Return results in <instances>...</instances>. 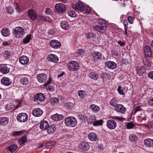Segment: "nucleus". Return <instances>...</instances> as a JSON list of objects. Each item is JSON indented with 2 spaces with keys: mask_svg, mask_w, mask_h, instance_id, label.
I'll use <instances>...</instances> for the list:
<instances>
[{
  "mask_svg": "<svg viewBox=\"0 0 153 153\" xmlns=\"http://www.w3.org/2000/svg\"><path fill=\"white\" fill-rule=\"evenodd\" d=\"M65 123L66 126L69 127H74L77 124L76 119L73 116H69L66 117Z\"/></svg>",
  "mask_w": 153,
  "mask_h": 153,
  "instance_id": "f257e3e1",
  "label": "nucleus"
},
{
  "mask_svg": "<svg viewBox=\"0 0 153 153\" xmlns=\"http://www.w3.org/2000/svg\"><path fill=\"white\" fill-rule=\"evenodd\" d=\"M79 64L77 62L75 61H71L68 63V68L71 71H76L79 69Z\"/></svg>",
  "mask_w": 153,
  "mask_h": 153,
  "instance_id": "f03ea898",
  "label": "nucleus"
},
{
  "mask_svg": "<svg viewBox=\"0 0 153 153\" xmlns=\"http://www.w3.org/2000/svg\"><path fill=\"white\" fill-rule=\"evenodd\" d=\"M45 98V96L43 94L39 93L35 95L34 97V101L40 104L44 100Z\"/></svg>",
  "mask_w": 153,
  "mask_h": 153,
  "instance_id": "7ed1b4c3",
  "label": "nucleus"
},
{
  "mask_svg": "<svg viewBox=\"0 0 153 153\" xmlns=\"http://www.w3.org/2000/svg\"><path fill=\"white\" fill-rule=\"evenodd\" d=\"M56 11L59 13H64L65 11V7L64 4L61 3H58L55 6Z\"/></svg>",
  "mask_w": 153,
  "mask_h": 153,
  "instance_id": "20e7f679",
  "label": "nucleus"
},
{
  "mask_svg": "<svg viewBox=\"0 0 153 153\" xmlns=\"http://www.w3.org/2000/svg\"><path fill=\"white\" fill-rule=\"evenodd\" d=\"M72 7L76 11L82 12L83 11L85 8V7L80 2H77L76 5H73L72 6Z\"/></svg>",
  "mask_w": 153,
  "mask_h": 153,
  "instance_id": "39448f33",
  "label": "nucleus"
},
{
  "mask_svg": "<svg viewBox=\"0 0 153 153\" xmlns=\"http://www.w3.org/2000/svg\"><path fill=\"white\" fill-rule=\"evenodd\" d=\"M27 114L25 113H22L19 114L17 116V120L20 122H26L28 119Z\"/></svg>",
  "mask_w": 153,
  "mask_h": 153,
  "instance_id": "423d86ee",
  "label": "nucleus"
},
{
  "mask_svg": "<svg viewBox=\"0 0 153 153\" xmlns=\"http://www.w3.org/2000/svg\"><path fill=\"white\" fill-rule=\"evenodd\" d=\"M15 35L16 37H22L23 36L24 31L23 29L21 27H17L14 30Z\"/></svg>",
  "mask_w": 153,
  "mask_h": 153,
  "instance_id": "0eeeda50",
  "label": "nucleus"
},
{
  "mask_svg": "<svg viewBox=\"0 0 153 153\" xmlns=\"http://www.w3.org/2000/svg\"><path fill=\"white\" fill-rule=\"evenodd\" d=\"M144 51L145 57H150L152 56V53L149 46H145L144 48Z\"/></svg>",
  "mask_w": 153,
  "mask_h": 153,
  "instance_id": "6e6552de",
  "label": "nucleus"
},
{
  "mask_svg": "<svg viewBox=\"0 0 153 153\" xmlns=\"http://www.w3.org/2000/svg\"><path fill=\"white\" fill-rule=\"evenodd\" d=\"M27 14L29 18L33 21L36 19L37 15L34 10L32 9L28 11Z\"/></svg>",
  "mask_w": 153,
  "mask_h": 153,
  "instance_id": "1a4fd4ad",
  "label": "nucleus"
},
{
  "mask_svg": "<svg viewBox=\"0 0 153 153\" xmlns=\"http://www.w3.org/2000/svg\"><path fill=\"white\" fill-rule=\"evenodd\" d=\"M50 44L51 47L54 49L59 48L61 46L60 42L56 40H52L50 42Z\"/></svg>",
  "mask_w": 153,
  "mask_h": 153,
  "instance_id": "9d476101",
  "label": "nucleus"
},
{
  "mask_svg": "<svg viewBox=\"0 0 153 153\" xmlns=\"http://www.w3.org/2000/svg\"><path fill=\"white\" fill-rule=\"evenodd\" d=\"M37 78L39 82L43 83L46 81L47 79V76L44 73L40 74H37Z\"/></svg>",
  "mask_w": 153,
  "mask_h": 153,
  "instance_id": "9b49d317",
  "label": "nucleus"
},
{
  "mask_svg": "<svg viewBox=\"0 0 153 153\" xmlns=\"http://www.w3.org/2000/svg\"><path fill=\"white\" fill-rule=\"evenodd\" d=\"M115 109L116 111L122 114L125 113L126 111V108L122 104L117 105Z\"/></svg>",
  "mask_w": 153,
  "mask_h": 153,
  "instance_id": "f8f14e48",
  "label": "nucleus"
},
{
  "mask_svg": "<svg viewBox=\"0 0 153 153\" xmlns=\"http://www.w3.org/2000/svg\"><path fill=\"white\" fill-rule=\"evenodd\" d=\"M117 126L116 122L113 120H109L107 123V126L110 129L115 128Z\"/></svg>",
  "mask_w": 153,
  "mask_h": 153,
  "instance_id": "ddd939ff",
  "label": "nucleus"
},
{
  "mask_svg": "<svg viewBox=\"0 0 153 153\" xmlns=\"http://www.w3.org/2000/svg\"><path fill=\"white\" fill-rule=\"evenodd\" d=\"M48 60L52 62L56 63L59 61V58L56 55L53 54H50L48 56Z\"/></svg>",
  "mask_w": 153,
  "mask_h": 153,
  "instance_id": "4468645a",
  "label": "nucleus"
},
{
  "mask_svg": "<svg viewBox=\"0 0 153 153\" xmlns=\"http://www.w3.org/2000/svg\"><path fill=\"white\" fill-rule=\"evenodd\" d=\"M89 148V145L86 143H83L79 146V149L82 152L87 151Z\"/></svg>",
  "mask_w": 153,
  "mask_h": 153,
  "instance_id": "2eb2a0df",
  "label": "nucleus"
},
{
  "mask_svg": "<svg viewBox=\"0 0 153 153\" xmlns=\"http://www.w3.org/2000/svg\"><path fill=\"white\" fill-rule=\"evenodd\" d=\"M43 113V111L41 109L38 108L33 109L32 114L34 116L39 117Z\"/></svg>",
  "mask_w": 153,
  "mask_h": 153,
  "instance_id": "dca6fc26",
  "label": "nucleus"
},
{
  "mask_svg": "<svg viewBox=\"0 0 153 153\" xmlns=\"http://www.w3.org/2000/svg\"><path fill=\"white\" fill-rule=\"evenodd\" d=\"M10 68L6 65L2 64L0 66V71L3 74H6L9 72Z\"/></svg>",
  "mask_w": 153,
  "mask_h": 153,
  "instance_id": "f3484780",
  "label": "nucleus"
},
{
  "mask_svg": "<svg viewBox=\"0 0 153 153\" xmlns=\"http://www.w3.org/2000/svg\"><path fill=\"white\" fill-rule=\"evenodd\" d=\"M20 79V82L23 85H27L29 82V76L27 75H22Z\"/></svg>",
  "mask_w": 153,
  "mask_h": 153,
  "instance_id": "a211bd4d",
  "label": "nucleus"
},
{
  "mask_svg": "<svg viewBox=\"0 0 153 153\" xmlns=\"http://www.w3.org/2000/svg\"><path fill=\"white\" fill-rule=\"evenodd\" d=\"M61 28L65 30H68L70 27V25L67 20H62L60 23Z\"/></svg>",
  "mask_w": 153,
  "mask_h": 153,
  "instance_id": "6ab92c4d",
  "label": "nucleus"
},
{
  "mask_svg": "<svg viewBox=\"0 0 153 153\" xmlns=\"http://www.w3.org/2000/svg\"><path fill=\"white\" fill-rule=\"evenodd\" d=\"M1 82L2 84L5 86H9L12 82L10 79L8 77H4L1 80Z\"/></svg>",
  "mask_w": 153,
  "mask_h": 153,
  "instance_id": "aec40b11",
  "label": "nucleus"
},
{
  "mask_svg": "<svg viewBox=\"0 0 153 153\" xmlns=\"http://www.w3.org/2000/svg\"><path fill=\"white\" fill-rule=\"evenodd\" d=\"M29 61V58L25 56H23L20 57L19 59L20 62L22 65H26Z\"/></svg>",
  "mask_w": 153,
  "mask_h": 153,
  "instance_id": "412c9836",
  "label": "nucleus"
},
{
  "mask_svg": "<svg viewBox=\"0 0 153 153\" xmlns=\"http://www.w3.org/2000/svg\"><path fill=\"white\" fill-rule=\"evenodd\" d=\"M48 127H49V124L47 121H42L40 123V128L42 130H44L47 129Z\"/></svg>",
  "mask_w": 153,
  "mask_h": 153,
  "instance_id": "4be33fe9",
  "label": "nucleus"
},
{
  "mask_svg": "<svg viewBox=\"0 0 153 153\" xmlns=\"http://www.w3.org/2000/svg\"><path fill=\"white\" fill-rule=\"evenodd\" d=\"M105 65L109 69H114L116 67V63L112 61H109L105 63Z\"/></svg>",
  "mask_w": 153,
  "mask_h": 153,
  "instance_id": "5701e85b",
  "label": "nucleus"
},
{
  "mask_svg": "<svg viewBox=\"0 0 153 153\" xmlns=\"http://www.w3.org/2000/svg\"><path fill=\"white\" fill-rule=\"evenodd\" d=\"M88 137L91 141L93 142L96 141L98 139L97 135L93 132L89 134Z\"/></svg>",
  "mask_w": 153,
  "mask_h": 153,
  "instance_id": "b1692460",
  "label": "nucleus"
},
{
  "mask_svg": "<svg viewBox=\"0 0 153 153\" xmlns=\"http://www.w3.org/2000/svg\"><path fill=\"white\" fill-rule=\"evenodd\" d=\"M63 117L62 115L59 114H53L51 116L52 119L56 121H58L62 120V119Z\"/></svg>",
  "mask_w": 153,
  "mask_h": 153,
  "instance_id": "393cba45",
  "label": "nucleus"
},
{
  "mask_svg": "<svg viewBox=\"0 0 153 153\" xmlns=\"http://www.w3.org/2000/svg\"><path fill=\"white\" fill-rule=\"evenodd\" d=\"M1 32L3 36L4 37L8 36L10 34V32L9 29L6 28H3Z\"/></svg>",
  "mask_w": 153,
  "mask_h": 153,
  "instance_id": "a878e982",
  "label": "nucleus"
},
{
  "mask_svg": "<svg viewBox=\"0 0 153 153\" xmlns=\"http://www.w3.org/2000/svg\"><path fill=\"white\" fill-rule=\"evenodd\" d=\"M144 144L149 147H153V139L147 138L144 140Z\"/></svg>",
  "mask_w": 153,
  "mask_h": 153,
  "instance_id": "bb28decb",
  "label": "nucleus"
},
{
  "mask_svg": "<svg viewBox=\"0 0 153 153\" xmlns=\"http://www.w3.org/2000/svg\"><path fill=\"white\" fill-rule=\"evenodd\" d=\"M15 106L13 102L12 101L8 102L5 106V109L7 111L11 110Z\"/></svg>",
  "mask_w": 153,
  "mask_h": 153,
  "instance_id": "cd10ccee",
  "label": "nucleus"
},
{
  "mask_svg": "<svg viewBox=\"0 0 153 153\" xmlns=\"http://www.w3.org/2000/svg\"><path fill=\"white\" fill-rule=\"evenodd\" d=\"M93 56L95 60H97L101 59L102 55L100 52H94L93 53Z\"/></svg>",
  "mask_w": 153,
  "mask_h": 153,
  "instance_id": "c85d7f7f",
  "label": "nucleus"
},
{
  "mask_svg": "<svg viewBox=\"0 0 153 153\" xmlns=\"http://www.w3.org/2000/svg\"><path fill=\"white\" fill-rule=\"evenodd\" d=\"M93 28L100 32L103 33L105 31V29L106 28L102 26L95 25L93 26Z\"/></svg>",
  "mask_w": 153,
  "mask_h": 153,
  "instance_id": "c756f323",
  "label": "nucleus"
},
{
  "mask_svg": "<svg viewBox=\"0 0 153 153\" xmlns=\"http://www.w3.org/2000/svg\"><path fill=\"white\" fill-rule=\"evenodd\" d=\"M9 121V119L7 117H1L0 118V125H5L7 124Z\"/></svg>",
  "mask_w": 153,
  "mask_h": 153,
  "instance_id": "7c9ffc66",
  "label": "nucleus"
},
{
  "mask_svg": "<svg viewBox=\"0 0 153 153\" xmlns=\"http://www.w3.org/2000/svg\"><path fill=\"white\" fill-rule=\"evenodd\" d=\"M137 74L139 76H142L145 72V69L142 67H138L137 68Z\"/></svg>",
  "mask_w": 153,
  "mask_h": 153,
  "instance_id": "2f4dec72",
  "label": "nucleus"
},
{
  "mask_svg": "<svg viewBox=\"0 0 153 153\" xmlns=\"http://www.w3.org/2000/svg\"><path fill=\"white\" fill-rule=\"evenodd\" d=\"M89 77L94 80H97L99 78L98 75L94 72H90L89 74Z\"/></svg>",
  "mask_w": 153,
  "mask_h": 153,
  "instance_id": "473e14b6",
  "label": "nucleus"
},
{
  "mask_svg": "<svg viewBox=\"0 0 153 153\" xmlns=\"http://www.w3.org/2000/svg\"><path fill=\"white\" fill-rule=\"evenodd\" d=\"M17 148V146L15 144L10 145L7 148V149L11 152L15 151Z\"/></svg>",
  "mask_w": 153,
  "mask_h": 153,
  "instance_id": "72a5a7b5",
  "label": "nucleus"
},
{
  "mask_svg": "<svg viewBox=\"0 0 153 153\" xmlns=\"http://www.w3.org/2000/svg\"><path fill=\"white\" fill-rule=\"evenodd\" d=\"M27 140L26 136H23L19 139L18 140L19 144L20 145H22L25 143Z\"/></svg>",
  "mask_w": 153,
  "mask_h": 153,
  "instance_id": "f704fd0d",
  "label": "nucleus"
},
{
  "mask_svg": "<svg viewBox=\"0 0 153 153\" xmlns=\"http://www.w3.org/2000/svg\"><path fill=\"white\" fill-rule=\"evenodd\" d=\"M85 50L82 49H79L77 50L76 53V57H79L83 55L85 53Z\"/></svg>",
  "mask_w": 153,
  "mask_h": 153,
  "instance_id": "c9c22d12",
  "label": "nucleus"
},
{
  "mask_svg": "<svg viewBox=\"0 0 153 153\" xmlns=\"http://www.w3.org/2000/svg\"><path fill=\"white\" fill-rule=\"evenodd\" d=\"M56 130V128L54 126H49L48 127L47 131L48 132L49 134H51L54 133Z\"/></svg>",
  "mask_w": 153,
  "mask_h": 153,
  "instance_id": "e433bc0d",
  "label": "nucleus"
},
{
  "mask_svg": "<svg viewBox=\"0 0 153 153\" xmlns=\"http://www.w3.org/2000/svg\"><path fill=\"white\" fill-rule=\"evenodd\" d=\"M147 58L145 57L143 59V63L146 67H149L151 65V62Z\"/></svg>",
  "mask_w": 153,
  "mask_h": 153,
  "instance_id": "4c0bfd02",
  "label": "nucleus"
},
{
  "mask_svg": "<svg viewBox=\"0 0 153 153\" xmlns=\"http://www.w3.org/2000/svg\"><path fill=\"white\" fill-rule=\"evenodd\" d=\"M96 120L95 117L94 116L90 117L87 119V121L88 124H91L94 122Z\"/></svg>",
  "mask_w": 153,
  "mask_h": 153,
  "instance_id": "58836bf2",
  "label": "nucleus"
},
{
  "mask_svg": "<svg viewBox=\"0 0 153 153\" xmlns=\"http://www.w3.org/2000/svg\"><path fill=\"white\" fill-rule=\"evenodd\" d=\"M129 138L130 140L133 142H135L137 139V137L134 134L130 135L129 136Z\"/></svg>",
  "mask_w": 153,
  "mask_h": 153,
  "instance_id": "ea45409f",
  "label": "nucleus"
},
{
  "mask_svg": "<svg viewBox=\"0 0 153 153\" xmlns=\"http://www.w3.org/2000/svg\"><path fill=\"white\" fill-rule=\"evenodd\" d=\"M31 39V35L29 34L23 40V42L24 44L28 43Z\"/></svg>",
  "mask_w": 153,
  "mask_h": 153,
  "instance_id": "a19ab883",
  "label": "nucleus"
},
{
  "mask_svg": "<svg viewBox=\"0 0 153 153\" xmlns=\"http://www.w3.org/2000/svg\"><path fill=\"white\" fill-rule=\"evenodd\" d=\"M90 108L94 111H97L100 109V108L99 106L94 104L91 105L90 107Z\"/></svg>",
  "mask_w": 153,
  "mask_h": 153,
  "instance_id": "79ce46f5",
  "label": "nucleus"
},
{
  "mask_svg": "<svg viewBox=\"0 0 153 153\" xmlns=\"http://www.w3.org/2000/svg\"><path fill=\"white\" fill-rule=\"evenodd\" d=\"M103 122V121L102 120H96L94 122V123L93 125L94 126H101L102 125Z\"/></svg>",
  "mask_w": 153,
  "mask_h": 153,
  "instance_id": "37998d69",
  "label": "nucleus"
},
{
  "mask_svg": "<svg viewBox=\"0 0 153 153\" xmlns=\"http://www.w3.org/2000/svg\"><path fill=\"white\" fill-rule=\"evenodd\" d=\"M78 95L82 99H83L85 96V92L84 91L80 90L78 92Z\"/></svg>",
  "mask_w": 153,
  "mask_h": 153,
  "instance_id": "c03bdc74",
  "label": "nucleus"
},
{
  "mask_svg": "<svg viewBox=\"0 0 153 153\" xmlns=\"http://www.w3.org/2000/svg\"><path fill=\"white\" fill-rule=\"evenodd\" d=\"M59 99L57 98H52L51 100V103L53 104H57L59 103Z\"/></svg>",
  "mask_w": 153,
  "mask_h": 153,
  "instance_id": "a18cd8bd",
  "label": "nucleus"
},
{
  "mask_svg": "<svg viewBox=\"0 0 153 153\" xmlns=\"http://www.w3.org/2000/svg\"><path fill=\"white\" fill-rule=\"evenodd\" d=\"M110 104L112 106L114 107H115L117 105L116 102V99L115 98H113L110 101Z\"/></svg>",
  "mask_w": 153,
  "mask_h": 153,
  "instance_id": "49530a36",
  "label": "nucleus"
},
{
  "mask_svg": "<svg viewBox=\"0 0 153 153\" xmlns=\"http://www.w3.org/2000/svg\"><path fill=\"white\" fill-rule=\"evenodd\" d=\"M99 23L100 25L106 28L107 24L104 20L102 19H100L99 21Z\"/></svg>",
  "mask_w": 153,
  "mask_h": 153,
  "instance_id": "de8ad7c7",
  "label": "nucleus"
},
{
  "mask_svg": "<svg viewBox=\"0 0 153 153\" xmlns=\"http://www.w3.org/2000/svg\"><path fill=\"white\" fill-rule=\"evenodd\" d=\"M6 12L11 14H13L14 13V9L11 7H8L7 8Z\"/></svg>",
  "mask_w": 153,
  "mask_h": 153,
  "instance_id": "09e8293b",
  "label": "nucleus"
},
{
  "mask_svg": "<svg viewBox=\"0 0 153 153\" xmlns=\"http://www.w3.org/2000/svg\"><path fill=\"white\" fill-rule=\"evenodd\" d=\"M68 15L72 17H74L76 16V13L75 12L72 10H70L68 12Z\"/></svg>",
  "mask_w": 153,
  "mask_h": 153,
  "instance_id": "8fccbe9b",
  "label": "nucleus"
},
{
  "mask_svg": "<svg viewBox=\"0 0 153 153\" xmlns=\"http://www.w3.org/2000/svg\"><path fill=\"white\" fill-rule=\"evenodd\" d=\"M66 106L68 108L70 109H72L73 108L74 106L73 103L69 102L67 103Z\"/></svg>",
  "mask_w": 153,
  "mask_h": 153,
  "instance_id": "3c124183",
  "label": "nucleus"
},
{
  "mask_svg": "<svg viewBox=\"0 0 153 153\" xmlns=\"http://www.w3.org/2000/svg\"><path fill=\"white\" fill-rule=\"evenodd\" d=\"M24 132L23 131H15L13 133V135L14 136L20 135L23 134Z\"/></svg>",
  "mask_w": 153,
  "mask_h": 153,
  "instance_id": "603ef678",
  "label": "nucleus"
},
{
  "mask_svg": "<svg viewBox=\"0 0 153 153\" xmlns=\"http://www.w3.org/2000/svg\"><path fill=\"white\" fill-rule=\"evenodd\" d=\"M134 126V125L132 123H128L127 125V128L128 129L133 128Z\"/></svg>",
  "mask_w": 153,
  "mask_h": 153,
  "instance_id": "864d4df0",
  "label": "nucleus"
},
{
  "mask_svg": "<svg viewBox=\"0 0 153 153\" xmlns=\"http://www.w3.org/2000/svg\"><path fill=\"white\" fill-rule=\"evenodd\" d=\"M79 118L81 120H87L88 117L85 115L81 114L79 116Z\"/></svg>",
  "mask_w": 153,
  "mask_h": 153,
  "instance_id": "5fc2aeb1",
  "label": "nucleus"
},
{
  "mask_svg": "<svg viewBox=\"0 0 153 153\" xmlns=\"http://www.w3.org/2000/svg\"><path fill=\"white\" fill-rule=\"evenodd\" d=\"M117 90L120 94H122L123 95H124V94L123 92V90L122 89V87L120 86H119Z\"/></svg>",
  "mask_w": 153,
  "mask_h": 153,
  "instance_id": "6e6d98bb",
  "label": "nucleus"
},
{
  "mask_svg": "<svg viewBox=\"0 0 153 153\" xmlns=\"http://www.w3.org/2000/svg\"><path fill=\"white\" fill-rule=\"evenodd\" d=\"M123 25L124 27V30H127L128 27V23L127 21L125 20L124 21Z\"/></svg>",
  "mask_w": 153,
  "mask_h": 153,
  "instance_id": "4d7b16f0",
  "label": "nucleus"
},
{
  "mask_svg": "<svg viewBox=\"0 0 153 153\" xmlns=\"http://www.w3.org/2000/svg\"><path fill=\"white\" fill-rule=\"evenodd\" d=\"M83 11L85 12L86 13H89L91 11L90 8L88 7H85V8Z\"/></svg>",
  "mask_w": 153,
  "mask_h": 153,
  "instance_id": "13d9d810",
  "label": "nucleus"
},
{
  "mask_svg": "<svg viewBox=\"0 0 153 153\" xmlns=\"http://www.w3.org/2000/svg\"><path fill=\"white\" fill-rule=\"evenodd\" d=\"M48 33L50 35H53L55 34V32L54 31L53 29H50L48 31Z\"/></svg>",
  "mask_w": 153,
  "mask_h": 153,
  "instance_id": "bf43d9fd",
  "label": "nucleus"
},
{
  "mask_svg": "<svg viewBox=\"0 0 153 153\" xmlns=\"http://www.w3.org/2000/svg\"><path fill=\"white\" fill-rule=\"evenodd\" d=\"M128 22L130 24H132L133 20V18L131 16H129L128 18Z\"/></svg>",
  "mask_w": 153,
  "mask_h": 153,
  "instance_id": "052dcab7",
  "label": "nucleus"
},
{
  "mask_svg": "<svg viewBox=\"0 0 153 153\" xmlns=\"http://www.w3.org/2000/svg\"><path fill=\"white\" fill-rule=\"evenodd\" d=\"M141 110V106H137L135 108V113H136L137 111Z\"/></svg>",
  "mask_w": 153,
  "mask_h": 153,
  "instance_id": "680f3d73",
  "label": "nucleus"
},
{
  "mask_svg": "<svg viewBox=\"0 0 153 153\" xmlns=\"http://www.w3.org/2000/svg\"><path fill=\"white\" fill-rule=\"evenodd\" d=\"M149 77L153 79V71H150L148 74Z\"/></svg>",
  "mask_w": 153,
  "mask_h": 153,
  "instance_id": "e2e57ef3",
  "label": "nucleus"
},
{
  "mask_svg": "<svg viewBox=\"0 0 153 153\" xmlns=\"http://www.w3.org/2000/svg\"><path fill=\"white\" fill-rule=\"evenodd\" d=\"M51 77H50L48 79V81L47 82L45 83L44 84L45 86H48L49 84L51 83Z\"/></svg>",
  "mask_w": 153,
  "mask_h": 153,
  "instance_id": "0e129e2a",
  "label": "nucleus"
},
{
  "mask_svg": "<svg viewBox=\"0 0 153 153\" xmlns=\"http://www.w3.org/2000/svg\"><path fill=\"white\" fill-rule=\"evenodd\" d=\"M148 104L149 105L153 106V98H152L149 100L148 102Z\"/></svg>",
  "mask_w": 153,
  "mask_h": 153,
  "instance_id": "69168bd1",
  "label": "nucleus"
},
{
  "mask_svg": "<svg viewBox=\"0 0 153 153\" xmlns=\"http://www.w3.org/2000/svg\"><path fill=\"white\" fill-rule=\"evenodd\" d=\"M40 19L42 21H46L47 20L46 17L43 16H41Z\"/></svg>",
  "mask_w": 153,
  "mask_h": 153,
  "instance_id": "338daca9",
  "label": "nucleus"
},
{
  "mask_svg": "<svg viewBox=\"0 0 153 153\" xmlns=\"http://www.w3.org/2000/svg\"><path fill=\"white\" fill-rule=\"evenodd\" d=\"M113 119L115 120H121V121H123L121 120L122 118L120 117L114 116L113 117Z\"/></svg>",
  "mask_w": 153,
  "mask_h": 153,
  "instance_id": "774afa93",
  "label": "nucleus"
}]
</instances>
